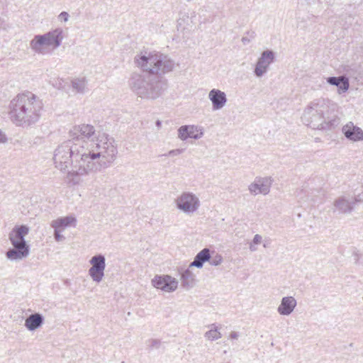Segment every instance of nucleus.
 Returning <instances> with one entry per match:
<instances>
[{
    "mask_svg": "<svg viewBox=\"0 0 363 363\" xmlns=\"http://www.w3.org/2000/svg\"><path fill=\"white\" fill-rule=\"evenodd\" d=\"M97 147V146H94ZM91 144L74 145L68 140L60 144L55 150L53 160L55 166L60 171L67 172V177L72 185H78L83 177L103 170L106 161V150L100 146L96 150Z\"/></svg>",
    "mask_w": 363,
    "mask_h": 363,
    "instance_id": "obj_1",
    "label": "nucleus"
},
{
    "mask_svg": "<svg viewBox=\"0 0 363 363\" xmlns=\"http://www.w3.org/2000/svg\"><path fill=\"white\" fill-rule=\"evenodd\" d=\"M71 140L74 142V145H83V143L86 144H91L93 145V150L96 152H101V150H96L98 147H95L94 146H97L100 147H101L103 150H106V160H102L103 161L107 162L105 164V166L103 167V169H105L110 167L111 164L115 161L117 154L118 149L117 145L116 144L115 140L110 137L106 133L99 134L97 136L96 135V130L95 128L89 124H80L78 125H74L69 133Z\"/></svg>",
    "mask_w": 363,
    "mask_h": 363,
    "instance_id": "obj_2",
    "label": "nucleus"
},
{
    "mask_svg": "<svg viewBox=\"0 0 363 363\" xmlns=\"http://www.w3.org/2000/svg\"><path fill=\"white\" fill-rule=\"evenodd\" d=\"M43 102L32 92H23L16 96L9 104V115L17 125H30L40 118Z\"/></svg>",
    "mask_w": 363,
    "mask_h": 363,
    "instance_id": "obj_3",
    "label": "nucleus"
},
{
    "mask_svg": "<svg viewBox=\"0 0 363 363\" xmlns=\"http://www.w3.org/2000/svg\"><path fill=\"white\" fill-rule=\"evenodd\" d=\"M330 101L323 98L310 102L305 108L301 121L313 129H328L337 123L336 116L330 112Z\"/></svg>",
    "mask_w": 363,
    "mask_h": 363,
    "instance_id": "obj_4",
    "label": "nucleus"
},
{
    "mask_svg": "<svg viewBox=\"0 0 363 363\" xmlns=\"http://www.w3.org/2000/svg\"><path fill=\"white\" fill-rule=\"evenodd\" d=\"M131 90L139 97L145 99H156L160 97L168 87V82L162 77L150 73H133L129 79Z\"/></svg>",
    "mask_w": 363,
    "mask_h": 363,
    "instance_id": "obj_5",
    "label": "nucleus"
},
{
    "mask_svg": "<svg viewBox=\"0 0 363 363\" xmlns=\"http://www.w3.org/2000/svg\"><path fill=\"white\" fill-rule=\"evenodd\" d=\"M135 62L144 72L162 77L174 70V61L167 55L159 52H145L135 56Z\"/></svg>",
    "mask_w": 363,
    "mask_h": 363,
    "instance_id": "obj_6",
    "label": "nucleus"
},
{
    "mask_svg": "<svg viewBox=\"0 0 363 363\" xmlns=\"http://www.w3.org/2000/svg\"><path fill=\"white\" fill-rule=\"evenodd\" d=\"M30 228L25 225H16L9 234V239L13 246L6 252V257L11 261H20L30 254V247L25 240Z\"/></svg>",
    "mask_w": 363,
    "mask_h": 363,
    "instance_id": "obj_7",
    "label": "nucleus"
},
{
    "mask_svg": "<svg viewBox=\"0 0 363 363\" xmlns=\"http://www.w3.org/2000/svg\"><path fill=\"white\" fill-rule=\"evenodd\" d=\"M63 39V30L57 28L43 35H36L30 41V48L37 55H47L59 48Z\"/></svg>",
    "mask_w": 363,
    "mask_h": 363,
    "instance_id": "obj_8",
    "label": "nucleus"
},
{
    "mask_svg": "<svg viewBox=\"0 0 363 363\" xmlns=\"http://www.w3.org/2000/svg\"><path fill=\"white\" fill-rule=\"evenodd\" d=\"M174 204L179 212L186 216H192L200 208L201 201L197 194L184 191L174 199Z\"/></svg>",
    "mask_w": 363,
    "mask_h": 363,
    "instance_id": "obj_9",
    "label": "nucleus"
},
{
    "mask_svg": "<svg viewBox=\"0 0 363 363\" xmlns=\"http://www.w3.org/2000/svg\"><path fill=\"white\" fill-rule=\"evenodd\" d=\"M91 267L88 270L89 276L96 284L100 283L104 277L106 269V257L102 254H97L91 257L89 261Z\"/></svg>",
    "mask_w": 363,
    "mask_h": 363,
    "instance_id": "obj_10",
    "label": "nucleus"
},
{
    "mask_svg": "<svg viewBox=\"0 0 363 363\" xmlns=\"http://www.w3.org/2000/svg\"><path fill=\"white\" fill-rule=\"evenodd\" d=\"M203 135V127L198 125H184L177 130V137L182 141H185L189 138L199 140Z\"/></svg>",
    "mask_w": 363,
    "mask_h": 363,
    "instance_id": "obj_11",
    "label": "nucleus"
},
{
    "mask_svg": "<svg viewBox=\"0 0 363 363\" xmlns=\"http://www.w3.org/2000/svg\"><path fill=\"white\" fill-rule=\"evenodd\" d=\"M272 182L273 180L271 177H257L248 186V190L254 196L258 194L267 195L270 191Z\"/></svg>",
    "mask_w": 363,
    "mask_h": 363,
    "instance_id": "obj_12",
    "label": "nucleus"
},
{
    "mask_svg": "<svg viewBox=\"0 0 363 363\" xmlns=\"http://www.w3.org/2000/svg\"><path fill=\"white\" fill-rule=\"evenodd\" d=\"M152 284L165 292H172L177 289L178 281L169 275H157L152 279Z\"/></svg>",
    "mask_w": 363,
    "mask_h": 363,
    "instance_id": "obj_13",
    "label": "nucleus"
},
{
    "mask_svg": "<svg viewBox=\"0 0 363 363\" xmlns=\"http://www.w3.org/2000/svg\"><path fill=\"white\" fill-rule=\"evenodd\" d=\"M274 53L272 50H265L259 57L255 68V74L257 77H262L268 71L269 65L274 62Z\"/></svg>",
    "mask_w": 363,
    "mask_h": 363,
    "instance_id": "obj_14",
    "label": "nucleus"
},
{
    "mask_svg": "<svg viewBox=\"0 0 363 363\" xmlns=\"http://www.w3.org/2000/svg\"><path fill=\"white\" fill-rule=\"evenodd\" d=\"M333 212L349 214L354 209V199L350 194H344L337 197L333 203Z\"/></svg>",
    "mask_w": 363,
    "mask_h": 363,
    "instance_id": "obj_15",
    "label": "nucleus"
},
{
    "mask_svg": "<svg viewBox=\"0 0 363 363\" xmlns=\"http://www.w3.org/2000/svg\"><path fill=\"white\" fill-rule=\"evenodd\" d=\"M342 132L344 136L350 141H363V130L350 121L343 125Z\"/></svg>",
    "mask_w": 363,
    "mask_h": 363,
    "instance_id": "obj_16",
    "label": "nucleus"
},
{
    "mask_svg": "<svg viewBox=\"0 0 363 363\" xmlns=\"http://www.w3.org/2000/svg\"><path fill=\"white\" fill-rule=\"evenodd\" d=\"M208 99L212 104L214 111L222 109L227 104L226 94L218 89H213L208 93Z\"/></svg>",
    "mask_w": 363,
    "mask_h": 363,
    "instance_id": "obj_17",
    "label": "nucleus"
},
{
    "mask_svg": "<svg viewBox=\"0 0 363 363\" xmlns=\"http://www.w3.org/2000/svg\"><path fill=\"white\" fill-rule=\"evenodd\" d=\"M296 306L297 301L294 296H284L277 307V312L281 315L289 316L294 312Z\"/></svg>",
    "mask_w": 363,
    "mask_h": 363,
    "instance_id": "obj_18",
    "label": "nucleus"
},
{
    "mask_svg": "<svg viewBox=\"0 0 363 363\" xmlns=\"http://www.w3.org/2000/svg\"><path fill=\"white\" fill-rule=\"evenodd\" d=\"M77 218L74 215H69L64 217L57 218L50 223V226L52 228H56L60 231H64L67 228L73 227L77 225Z\"/></svg>",
    "mask_w": 363,
    "mask_h": 363,
    "instance_id": "obj_19",
    "label": "nucleus"
},
{
    "mask_svg": "<svg viewBox=\"0 0 363 363\" xmlns=\"http://www.w3.org/2000/svg\"><path fill=\"white\" fill-rule=\"evenodd\" d=\"M44 316L39 313H35L30 314L25 320V327L30 331H34L40 328L44 323Z\"/></svg>",
    "mask_w": 363,
    "mask_h": 363,
    "instance_id": "obj_20",
    "label": "nucleus"
},
{
    "mask_svg": "<svg viewBox=\"0 0 363 363\" xmlns=\"http://www.w3.org/2000/svg\"><path fill=\"white\" fill-rule=\"evenodd\" d=\"M181 285L185 289H190L196 284V275L192 272L191 268L185 269L181 274Z\"/></svg>",
    "mask_w": 363,
    "mask_h": 363,
    "instance_id": "obj_21",
    "label": "nucleus"
},
{
    "mask_svg": "<svg viewBox=\"0 0 363 363\" xmlns=\"http://www.w3.org/2000/svg\"><path fill=\"white\" fill-rule=\"evenodd\" d=\"M211 259L210 250L208 248H203L194 257V259L189 264V268L196 267L197 268H202L206 262H208Z\"/></svg>",
    "mask_w": 363,
    "mask_h": 363,
    "instance_id": "obj_22",
    "label": "nucleus"
},
{
    "mask_svg": "<svg viewBox=\"0 0 363 363\" xmlns=\"http://www.w3.org/2000/svg\"><path fill=\"white\" fill-rule=\"evenodd\" d=\"M70 82L74 92L84 94L87 91L88 82L85 77L72 78Z\"/></svg>",
    "mask_w": 363,
    "mask_h": 363,
    "instance_id": "obj_23",
    "label": "nucleus"
},
{
    "mask_svg": "<svg viewBox=\"0 0 363 363\" xmlns=\"http://www.w3.org/2000/svg\"><path fill=\"white\" fill-rule=\"evenodd\" d=\"M210 327L211 328L208 331L206 332L204 337L211 341L220 339L222 335L221 333L218 331V328L214 324H212Z\"/></svg>",
    "mask_w": 363,
    "mask_h": 363,
    "instance_id": "obj_24",
    "label": "nucleus"
},
{
    "mask_svg": "<svg viewBox=\"0 0 363 363\" xmlns=\"http://www.w3.org/2000/svg\"><path fill=\"white\" fill-rule=\"evenodd\" d=\"M294 194L299 203H304L308 201V194L307 191L303 189H297Z\"/></svg>",
    "mask_w": 363,
    "mask_h": 363,
    "instance_id": "obj_25",
    "label": "nucleus"
},
{
    "mask_svg": "<svg viewBox=\"0 0 363 363\" xmlns=\"http://www.w3.org/2000/svg\"><path fill=\"white\" fill-rule=\"evenodd\" d=\"M337 87L338 88L337 92L339 94L345 93L350 88L349 79L346 77L343 76L341 79V82L339 83V85Z\"/></svg>",
    "mask_w": 363,
    "mask_h": 363,
    "instance_id": "obj_26",
    "label": "nucleus"
},
{
    "mask_svg": "<svg viewBox=\"0 0 363 363\" xmlns=\"http://www.w3.org/2000/svg\"><path fill=\"white\" fill-rule=\"evenodd\" d=\"M343 76L340 77H330L326 79V82L333 86H337L339 85V83L341 82V79H342Z\"/></svg>",
    "mask_w": 363,
    "mask_h": 363,
    "instance_id": "obj_27",
    "label": "nucleus"
},
{
    "mask_svg": "<svg viewBox=\"0 0 363 363\" xmlns=\"http://www.w3.org/2000/svg\"><path fill=\"white\" fill-rule=\"evenodd\" d=\"M210 264L212 266H218L220 265L223 262V257L220 255L217 254L216 256L211 257L210 260L208 261Z\"/></svg>",
    "mask_w": 363,
    "mask_h": 363,
    "instance_id": "obj_28",
    "label": "nucleus"
},
{
    "mask_svg": "<svg viewBox=\"0 0 363 363\" xmlns=\"http://www.w3.org/2000/svg\"><path fill=\"white\" fill-rule=\"evenodd\" d=\"M69 18L70 16L67 11H62L57 16V20L60 23H67Z\"/></svg>",
    "mask_w": 363,
    "mask_h": 363,
    "instance_id": "obj_29",
    "label": "nucleus"
},
{
    "mask_svg": "<svg viewBox=\"0 0 363 363\" xmlns=\"http://www.w3.org/2000/svg\"><path fill=\"white\" fill-rule=\"evenodd\" d=\"M184 149H174V150H169L164 155L169 156V157H175V156H178V155L182 154L184 152Z\"/></svg>",
    "mask_w": 363,
    "mask_h": 363,
    "instance_id": "obj_30",
    "label": "nucleus"
},
{
    "mask_svg": "<svg viewBox=\"0 0 363 363\" xmlns=\"http://www.w3.org/2000/svg\"><path fill=\"white\" fill-rule=\"evenodd\" d=\"M54 230V238L55 240V241L57 242H60V241H63L65 238L61 234V233L62 231H60L56 228H53Z\"/></svg>",
    "mask_w": 363,
    "mask_h": 363,
    "instance_id": "obj_31",
    "label": "nucleus"
},
{
    "mask_svg": "<svg viewBox=\"0 0 363 363\" xmlns=\"http://www.w3.org/2000/svg\"><path fill=\"white\" fill-rule=\"evenodd\" d=\"M262 238L260 235L259 234H256L254 238H253V240L252 242H253V244L254 245H259L262 242Z\"/></svg>",
    "mask_w": 363,
    "mask_h": 363,
    "instance_id": "obj_32",
    "label": "nucleus"
},
{
    "mask_svg": "<svg viewBox=\"0 0 363 363\" xmlns=\"http://www.w3.org/2000/svg\"><path fill=\"white\" fill-rule=\"evenodd\" d=\"M7 142V138L6 135L0 130V143H6Z\"/></svg>",
    "mask_w": 363,
    "mask_h": 363,
    "instance_id": "obj_33",
    "label": "nucleus"
},
{
    "mask_svg": "<svg viewBox=\"0 0 363 363\" xmlns=\"http://www.w3.org/2000/svg\"><path fill=\"white\" fill-rule=\"evenodd\" d=\"M150 342L151 343V346H152L154 347H158L159 345H160V341L159 340H150Z\"/></svg>",
    "mask_w": 363,
    "mask_h": 363,
    "instance_id": "obj_34",
    "label": "nucleus"
},
{
    "mask_svg": "<svg viewBox=\"0 0 363 363\" xmlns=\"http://www.w3.org/2000/svg\"><path fill=\"white\" fill-rule=\"evenodd\" d=\"M257 245H254L253 242H251L249 245V249L251 252H255L257 250V248L256 247Z\"/></svg>",
    "mask_w": 363,
    "mask_h": 363,
    "instance_id": "obj_35",
    "label": "nucleus"
},
{
    "mask_svg": "<svg viewBox=\"0 0 363 363\" xmlns=\"http://www.w3.org/2000/svg\"><path fill=\"white\" fill-rule=\"evenodd\" d=\"M239 337V334L237 332H232L230 334V339H238Z\"/></svg>",
    "mask_w": 363,
    "mask_h": 363,
    "instance_id": "obj_36",
    "label": "nucleus"
},
{
    "mask_svg": "<svg viewBox=\"0 0 363 363\" xmlns=\"http://www.w3.org/2000/svg\"><path fill=\"white\" fill-rule=\"evenodd\" d=\"M352 199H354V206L356 203L362 201V199L359 198V196H352Z\"/></svg>",
    "mask_w": 363,
    "mask_h": 363,
    "instance_id": "obj_37",
    "label": "nucleus"
},
{
    "mask_svg": "<svg viewBox=\"0 0 363 363\" xmlns=\"http://www.w3.org/2000/svg\"><path fill=\"white\" fill-rule=\"evenodd\" d=\"M242 42L243 43V44L245 45V44L250 43V39H248L247 37H242Z\"/></svg>",
    "mask_w": 363,
    "mask_h": 363,
    "instance_id": "obj_38",
    "label": "nucleus"
},
{
    "mask_svg": "<svg viewBox=\"0 0 363 363\" xmlns=\"http://www.w3.org/2000/svg\"><path fill=\"white\" fill-rule=\"evenodd\" d=\"M3 20L0 18V28H2V29H6V26L5 25H3Z\"/></svg>",
    "mask_w": 363,
    "mask_h": 363,
    "instance_id": "obj_39",
    "label": "nucleus"
},
{
    "mask_svg": "<svg viewBox=\"0 0 363 363\" xmlns=\"http://www.w3.org/2000/svg\"><path fill=\"white\" fill-rule=\"evenodd\" d=\"M157 125H160V121H157Z\"/></svg>",
    "mask_w": 363,
    "mask_h": 363,
    "instance_id": "obj_40",
    "label": "nucleus"
}]
</instances>
